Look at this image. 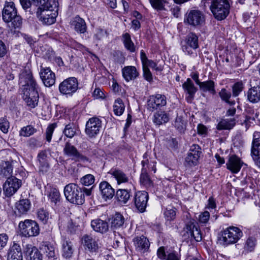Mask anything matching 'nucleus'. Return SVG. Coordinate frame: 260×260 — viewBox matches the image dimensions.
I'll return each mask as SVG.
<instances>
[{
    "mask_svg": "<svg viewBox=\"0 0 260 260\" xmlns=\"http://www.w3.org/2000/svg\"><path fill=\"white\" fill-rule=\"evenodd\" d=\"M62 256L66 258H70L74 252L73 245L69 239H63L62 242Z\"/></svg>",
    "mask_w": 260,
    "mask_h": 260,
    "instance_id": "nucleus-28",
    "label": "nucleus"
},
{
    "mask_svg": "<svg viewBox=\"0 0 260 260\" xmlns=\"http://www.w3.org/2000/svg\"><path fill=\"white\" fill-rule=\"evenodd\" d=\"M132 196L131 189H119L116 192V198L120 203L126 204Z\"/></svg>",
    "mask_w": 260,
    "mask_h": 260,
    "instance_id": "nucleus-31",
    "label": "nucleus"
},
{
    "mask_svg": "<svg viewBox=\"0 0 260 260\" xmlns=\"http://www.w3.org/2000/svg\"><path fill=\"white\" fill-rule=\"evenodd\" d=\"M4 193L7 197H11L16 192V178L8 177L3 184Z\"/></svg>",
    "mask_w": 260,
    "mask_h": 260,
    "instance_id": "nucleus-18",
    "label": "nucleus"
},
{
    "mask_svg": "<svg viewBox=\"0 0 260 260\" xmlns=\"http://www.w3.org/2000/svg\"><path fill=\"white\" fill-rule=\"evenodd\" d=\"M65 128L63 130V134L68 138H72L76 134L75 125L73 122H69L68 123H63Z\"/></svg>",
    "mask_w": 260,
    "mask_h": 260,
    "instance_id": "nucleus-44",
    "label": "nucleus"
},
{
    "mask_svg": "<svg viewBox=\"0 0 260 260\" xmlns=\"http://www.w3.org/2000/svg\"><path fill=\"white\" fill-rule=\"evenodd\" d=\"M197 132L200 135H206L208 133V128L203 124H199L197 126Z\"/></svg>",
    "mask_w": 260,
    "mask_h": 260,
    "instance_id": "nucleus-61",
    "label": "nucleus"
},
{
    "mask_svg": "<svg viewBox=\"0 0 260 260\" xmlns=\"http://www.w3.org/2000/svg\"><path fill=\"white\" fill-rule=\"evenodd\" d=\"M37 216L40 221L44 224H46L47 223L50 216L49 213L46 210L41 208L38 210Z\"/></svg>",
    "mask_w": 260,
    "mask_h": 260,
    "instance_id": "nucleus-49",
    "label": "nucleus"
},
{
    "mask_svg": "<svg viewBox=\"0 0 260 260\" xmlns=\"http://www.w3.org/2000/svg\"><path fill=\"white\" fill-rule=\"evenodd\" d=\"M114 59L117 63H122L124 61V57L121 52L117 51L114 54Z\"/></svg>",
    "mask_w": 260,
    "mask_h": 260,
    "instance_id": "nucleus-60",
    "label": "nucleus"
},
{
    "mask_svg": "<svg viewBox=\"0 0 260 260\" xmlns=\"http://www.w3.org/2000/svg\"><path fill=\"white\" fill-rule=\"evenodd\" d=\"M102 128V121L97 117L90 118L86 124L85 132L90 138H95Z\"/></svg>",
    "mask_w": 260,
    "mask_h": 260,
    "instance_id": "nucleus-11",
    "label": "nucleus"
},
{
    "mask_svg": "<svg viewBox=\"0 0 260 260\" xmlns=\"http://www.w3.org/2000/svg\"><path fill=\"white\" fill-rule=\"evenodd\" d=\"M2 16L9 31L12 34H15L16 32V8L14 2L6 3Z\"/></svg>",
    "mask_w": 260,
    "mask_h": 260,
    "instance_id": "nucleus-3",
    "label": "nucleus"
},
{
    "mask_svg": "<svg viewBox=\"0 0 260 260\" xmlns=\"http://www.w3.org/2000/svg\"><path fill=\"white\" fill-rule=\"evenodd\" d=\"M9 128V123L5 118L0 119V129L4 133H7Z\"/></svg>",
    "mask_w": 260,
    "mask_h": 260,
    "instance_id": "nucleus-57",
    "label": "nucleus"
},
{
    "mask_svg": "<svg viewBox=\"0 0 260 260\" xmlns=\"http://www.w3.org/2000/svg\"><path fill=\"white\" fill-rule=\"evenodd\" d=\"M17 38L23 39L30 45H32L35 42L31 37L18 31H17Z\"/></svg>",
    "mask_w": 260,
    "mask_h": 260,
    "instance_id": "nucleus-56",
    "label": "nucleus"
},
{
    "mask_svg": "<svg viewBox=\"0 0 260 260\" xmlns=\"http://www.w3.org/2000/svg\"><path fill=\"white\" fill-rule=\"evenodd\" d=\"M108 36L107 31L101 28L98 29L94 35V38L98 41L102 40Z\"/></svg>",
    "mask_w": 260,
    "mask_h": 260,
    "instance_id": "nucleus-55",
    "label": "nucleus"
},
{
    "mask_svg": "<svg viewBox=\"0 0 260 260\" xmlns=\"http://www.w3.org/2000/svg\"><path fill=\"white\" fill-rule=\"evenodd\" d=\"M144 67H145L146 68H148V67H149L156 71H161V69L160 67H158L157 66V64L152 60L149 59L145 64Z\"/></svg>",
    "mask_w": 260,
    "mask_h": 260,
    "instance_id": "nucleus-62",
    "label": "nucleus"
},
{
    "mask_svg": "<svg viewBox=\"0 0 260 260\" xmlns=\"http://www.w3.org/2000/svg\"><path fill=\"white\" fill-rule=\"evenodd\" d=\"M176 209L172 207H168L164 211V215L168 221L173 220L176 217Z\"/></svg>",
    "mask_w": 260,
    "mask_h": 260,
    "instance_id": "nucleus-50",
    "label": "nucleus"
},
{
    "mask_svg": "<svg viewBox=\"0 0 260 260\" xmlns=\"http://www.w3.org/2000/svg\"><path fill=\"white\" fill-rule=\"evenodd\" d=\"M71 25L74 26L76 31L80 34H83L86 31V25L84 20L78 16L74 18Z\"/></svg>",
    "mask_w": 260,
    "mask_h": 260,
    "instance_id": "nucleus-30",
    "label": "nucleus"
},
{
    "mask_svg": "<svg viewBox=\"0 0 260 260\" xmlns=\"http://www.w3.org/2000/svg\"><path fill=\"white\" fill-rule=\"evenodd\" d=\"M63 153L65 155L70 157L72 160L75 161L86 162L88 161V158L81 153L70 142H67L63 148Z\"/></svg>",
    "mask_w": 260,
    "mask_h": 260,
    "instance_id": "nucleus-10",
    "label": "nucleus"
},
{
    "mask_svg": "<svg viewBox=\"0 0 260 260\" xmlns=\"http://www.w3.org/2000/svg\"><path fill=\"white\" fill-rule=\"evenodd\" d=\"M149 196L147 192L139 191L136 193L134 202L136 208L141 213L145 211Z\"/></svg>",
    "mask_w": 260,
    "mask_h": 260,
    "instance_id": "nucleus-15",
    "label": "nucleus"
},
{
    "mask_svg": "<svg viewBox=\"0 0 260 260\" xmlns=\"http://www.w3.org/2000/svg\"><path fill=\"white\" fill-rule=\"evenodd\" d=\"M201 153V148L198 145H192L185 158L186 166L190 167L197 166L199 163Z\"/></svg>",
    "mask_w": 260,
    "mask_h": 260,
    "instance_id": "nucleus-12",
    "label": "nucleus"
},
{
    "mask_svg": "<svg viewBox=\"0 0 260 260\" xmlns=\"http://www.w3.org/2000/svg\"><path fill=\"white\" fill-rule=\"evenodd\" d=\"M122 41L125 49L131 52L136 51V47L131 39L130 35L126 32L122 35Z\"/></svg>",
    "mask_w": 260,
    "mask_h": 260,
    "instance_id": "nucleus-34",
    "label": "nucleus"
},
{
    "mask_svg": "<svg viewBox=\"0 0 260 260\" xmlns=\"http://www.w3.org/2000/svg\"><path fill=\"white\" fill-rule=\"evenodd\" d=\"M16 243L15 241L10 247L8 253L7 260H16Z\"/></svg>",
    "mask_w": 260,
    "mask_h": 260,
    "instance_id": "nucleus-54",
    "label": "nucleus"
},
{
    "mask_svg": "<svg viewBox=\"0 0 260 260\" xmlns=\"http://www.w3.org/2000/svg\"><path fill=\"white\" fill-rule=\"evenodd\" d=\"M48 6V8H44L43 7H39L37 14L40 17V20L43 23L47 25H51L56 21L57 10L55 11L54 8H56V4H54V6L51 4H50V6Z\"/></svg>",
    "mask_w": 260,
    "mask_h": 260,
    "instance_id": "nucleus-6",
    "label": "nucleus"
},
{
    "mask_svg": "<svg viewBox=\"0 0 260 260\" xmlns=\"http://www.w3.org/2000/svg\"><path fill=\"white\" fill-rule=\"evenodd\" d=\"M26 254H28L31 260H42V255L36 247H27Z\"/></svg>",
    "mask_w": 260,
    "mask_h": 260,
    "instance_id": "nucleus-38",
    "label": "nucleus"
},
{
    "mask_svg": "<svg viewBox=\"0 0 260 260\" xmlns=\"http://www.w3.org/2000/svg\"><path fill=\"white\" fill-rule=\"evenodd\" d=\"M32 3L36 5L37 6L43 7V8H48V6H50V1L49 0H31Z\"/></svg>",
    "mask_w": 260,
    "mask_h": 260,
    "instance_id": "nucleus-58",
    "label": "nucleus"
},
{
    "mask_svg": "<svg viewBox=\"0 0 260 260\" xmlns=\"http://www.w3.org/2000/svg\"><path fill=\"white\" fill-rule=\"evenodd\" d=\"M210 218V213L208 211H205L201 213L199 217V220L201 223H207Z\"/></svg>",
    "mask_w": 260,
    "mask_h": 260,
    "instance_id": "nucleus-59",
    "label": "nucleus"
},
{
    "mask_svg": "<svg viewBox=\"0 0 260 260\" xmlns=\"http://www.w3.org/2000/svg\"><path fill=\"white\" fill-rule=\"evenodd\" d=\"M247 99L252 103H256L260 101V83L255 86L250 88L247 92Z\"/></svg>",
    "mask_w": 260,
    "mask_h": 260,
    "instance_id": "nucleus-26",
    "label": "nucleus"
},
{
    "mask_svg": "<svg viewBox=\"0 0 260 260\" xmlns=\"http://www.w3.org/2000/svg\"><path fill=\"white\" fill-rule=\"evenodd\" d=\"M94 177L91 174L86 175L80 179L81 183L84 186L91 185L94 182Z\"/></svg>",
    "mask_w": 260,
    "mask_h": 260,
    "instance_id": "nucleus-51",
    "label": "nucleus"
},
{
    "mask_svg": "<svg viewBox=\"0 0 260 260\" xmlns=\"http://www.w3.org/2000/svg\"><path fill=\"white\" fill-rule=\"evenodd\" d=\"M49 158L45 150L41 151L37 155V160L39 162V171L45 173L48 170L50 165Z\"/></svg>",
    "mask_w": 260,
    "mask_h": 260,
    "instance_id": "nucleus-22",
    "label": "nucleus"
},
{
    "mask_svg": "<svg viewBox=\"0 0 260 260\" xmlns=\"http://www.w3.org/2000/svg\"><path fill=\"white\" fill-rule=\"evenodd\" d=\"M133 242L136 250L141 252H145L149 248V241L148 239L144 236L136 237L134 239Z\"/></svg>",
    "mask_w": 260,
    "mask_h": 260,
    "instance_id": "nucleus-20",
    "label": "nucleus"
},
{
    "mask_svg": "<svg viewBox=\"0 0 260 260\" xmlns=\"http://www.w3.org/2000/svg\"><path fill=\"white\" fill-rule=\"evenodd\" d=\"M122 76L126 81L135 79L138 76L139 73L134 66H126L122 70Z\"/></svg>",
    "mask_w": 260,
    "mask_h": 260,
    "instance_id": "nucleus-25",
    "label": "nucleus"
},
{
    "mask_svg": "<svg viewBox=\"0 0 260 260\" xmlns=\"http://www.w3.org/2000/svg\"><path fill=\"white\" fill-rule=\"evenodd\" d=\"M189 228L190 233L194 240L197 242L201 241L202 240V235L198 227L194 224H191L189 225Z\"/></svg>",
    "mask_w": 260,
    "mask_h": 260,
    "instance_id": "nucleus-45",
    "label": "nucleus"
},
{
    "mask_svg": "<svg viewBox=\"0 0 260 260\" xmlns=\"http://www.w3.org/2000/svg\"><path fill=\"white\" fill-rule=\"evenodd\" d=\"M244 88V85L242 82H238L232 86L233 95L236 97L239 95Z\"/></svg>",
    "mask_w": 260,
    "mask_h": 260,
    "instance_id": "nucleus-53",
    "label": "nucleus"
},
{
    "mask_svg": "<svg viewBox=\"0 0 260 260\" xmlns=\"http://www.w3.org/2000/svg\"><path fill=\"white\" fill-rule=\"evenodd\" d=\"M91 226L94 231L102 234L107 232L109 229L108 222L99 218L92 220Z\"/></svg>",
    "mask_w": 260,
    "mask_h": 260,
    "instance_id": "nucleus-23",
    "label": "nucleus"
},
{
    "mask_svg": "<svg viewBox=\"0 0 260 260\" xmlns=\"http://www.w3.org/2000/svg\"><path fill=\"white\" fill-rule=\"evenodd\" d=\"M37 132V129H35L31 125H27L23 127L19 132V135L23 137H29L32 135L34 133Z\"/></svg>",
    "mask_w": 260,
    "mask_h": 260,
    "instance_id": "nucleus-48",
    "label": "nucleus"
},
{
    "mask_svg": "<svg viewBox=\"0 0 260 260\" xmlns=\"http://www.w3.org/2000/svg\"><path fill=\"white\" fill-rule=\"evenodd\" d=\"M20 235L25 237H35L40 233L38 223L35 220L26 219L19 223Z\"/></svg>",
    "mask_w": 260,
    "mask_h": 260,
    "instance_id": "nucleus-5",
    "label": "nucleus"
},
{
    "mask_svg": "<svg viewBox=\"0 0 260 260\" xmlns=\"http://www.w3.org/2000/svg\"><path fill=\"white\" fill-rule=\"evenodd\" d=\"M140 181L141 184L146 187H151L152 185V182L147 173L146 168H143L142 170V173L140 176Z\"/></svg>",
    "mask_w": 260,
    "mask_h": 260,
    "instance_id": "nucleus-43",
    "label": "nucleus"
},
{
    "mask_svg": "<svg viewBox=\"0 0 260 260\" xmlns=\"http://www.w3.org/2000/svg\"><path fill=\"white\" fill-rule=\"evenodd\" d=\"M124 218L120 213H117L112 218L111 227L113 229H118L122 227L124 223Z\"/></svg>",
    "mask_w": 260,
    "mask_h": 260,
    "instance_id": "nucleus-37",
    "label": "nucleus"
},
{
    "mask_svg": "<svg viewBox=\"0 0 260 260\" xmlns=\"http://www.w3.org/2000/svg\"><path fill=\"white\" fill-rule=\"evenodd\" d=\"M57 126V124L56 123H53L49 124L48 126L46 133H45V137L46 140L47 142H50L52 139V136L54 131V129Z\"/></svg>",
    "mask_w": 260,
    "mask_h": 260,
    "instance_id": "nucleus-52",
    "label": "nucleus"
},
{
    "mask_svg": "<svg viewBox=\"0 0 260 260\" xmlns=\"http://www.w3.org/2000/svg\"><path fill=\"white\" fill-rule=\"evenodd\" d=\"M99 188L102 198L105 201L111 199L115 194L114 189L107 181L101 182Z\"/></svg>",
    "mask_w": 260,
    "mask_h": 260,
    "instance_id": "nucleus-19",
    "label": "nucleus"
},
{
    "mask_svg": "<svg viewBox=\"0 0 260 260\" xmlns=\"http://www.w3.org/2000/svg\"><path fill=\"white\" fill-rule=\"evenodd\" d=\"M98 241V239L91 235L85 234L81 239L85 249L91 253L98 251L100 248Z\"/></svg>",
    "mask_w": 260,
    "mask_h": 260,
    "instance_id": "nucleus-13",
    "label": "nucleus"
},
{
    "mask_svg": "<svg viewBox=\"0 0 260 260\" xmlns=\"http://www.w3.org/2000/svg\"><path fill=\"white\" fill-rule=\"evenodd\" d=\"M85 187L81 188L75 183H70L64 188V193L66 199L71 203L77 205H82L85 202V195L89 196L91 189Z\"/></svg>",
    "mask_w": 260,
    "mask_h": 260,
    "instance_id": "nucleus-2",
    "label": "nucleus"
},
{
    "mask_svg": "<svg viewBox=\"0 0 260 260\" xmlns=\"http://www.w3.org/2000/svg\"><path fill=\"white\" fill-rule=\"evenodd\" d=\"M175 127L180 133H183L186 127V122L181 116H177L174 123Z\"/></svg>",
    "mask_w": 260,
    "mask_h": 260,
    "instance_id": "nucleus-42",
    "label": "nucleus"
},
{
    "mask_svg": "<svg viewBox=\"0 0 260 260\" xmlns=\"http://www.w3.org/2000/svg\"><path fill=\"white\" fill-rule=\"evenodd\" d=\"M256 243V240L254 237H248L244 247V250L247 252H251L254 250Z\"/></svg>",
    "mask_w": 260,
    "mask_h": 260,
    "instance_id": "nucleus-47",
    "label": "nucleus"
},
{
    "mask_svg": "<svg viewBox=\"0 0 260 260\" xmlns=\"http://www.w3.org/2000/svg\"><path fill=\"white\" fill-rule=\"evenodd\" d=\"M218 94L221 100L228 103L230 105H234L235 104V102L234 101H230L232 95L230 91L226 90L225 88H222L219 92Z\"/></svg>",
    "mask_w": 260,
    "mask_h": 260,
    "instance_id": "nucleus-40",
    "label": "nucleus"
},
{
    "mask_svg": "<svg viewBox=\"0 0 260 260\" xmlns=\"http://www.w3.org/2000/svg\"><path fill=\"white\" fill-rule=\"evenodd\" d=\"M13 169L9 161H2L0 162V177L8 178L12 176Z\"/></svg>",
    "mask_w": 260,
    "mask_h": 260,
    "instance_id": "nucleus-29",
    "label": "nucleus"
},
{
    "mask_svg": "<svg viewBox=\"0 0 260 260\" xmlns=\"http://www.w3.org/2000/svg\"><path fill=\"white\" fill-rule=\"evenodd\" d=\"M167 104V98L165 95L156 94L149 96L147 102V110L153 112Z\"/></svg>",
    "mask_w": 260,
    "mask_h": 260,
    "instance_id": "nucleus-9",
    "label": "nucleus"
},
{
    "mask_svg": "<svg viewBox=\"0 0 260 260\" xmlns=\"http://www.w3.org/2000/svg\"><path fill=\"white\" fill-rule=\"evenodd\" d=\"M151 6L157 11L166 10L165 4L167 3L166 0H149Z\"/></svg>",
    "mask_w": 260,
    "mask_h": 260,
    "instance_id": "nucleus-46",
    "label": "nucleus"
},
{
    "mask_svg": "<svg viewBox=\"0 0 260 260\" xmlns=\"http://www.w3.org/2000/svg\"><path fill=\"white\" fill-rule=\"evenodd\" d=\"M199 86L200 90L203 92L208 91L213 95L216 94L215 82L213 80L201 82Z\"/></svg>",
    "mask_w": 260,
    "mask_h": 260,
    "instance_id": "nucleus-33",
    "label": "nucleus"
},
{
    "mask_svg": "<svg viewBox=\"0 0 260 260\" xmlns=\"http://www.w3.org/2000/svg\"><path fill=\"white\" fill-rule=\"evenodd\" d=\"M8 237L6 234H0V249L3 248L7 244Z\"/></svg>",
    "mask_w": 260,
    "mask_h": 260,
    "instance_id": "nucleus-64",
    "label": "nucleus"
},
{
    "mask_svg": "<svg viewBox=\"0 0 260 260\" xmlns=\"http://www.w3.org/2000/svg\"><path fill=\"white\" fill-rule=\"evenodd\" d=\"M236 124V119L234 118L222 119L217 124V128L218 130L231 129Z\"/></svg>",
    "mask_w": 260,
    "mask_h": 260,
    "instance_id": "nucleus-35",
    "label": "nucleus"
},
{
    "mask_svg": "<svg viewBox=\"0 0 260 260\" xmlns=\"http://www.w3.org/2000/svg\"><path fill=\"white\" fill-rule=\"evenodd\" d=\"M205 20L203 13L199 10H191L185 15L184 22L188 24L198 26L202 25Z\"/></svg>",
    "mask_w": 260,
    "mask_h": 260,
    "instance_id": "nucleus-8",
    "label": "nucleus"
},
{
    "mask_svg": "<svg viewBox=\"0 0 260 260\" xmlns=\"http://www.w3.org/2000/svg\"><path fill=\"white\" fill-rule=\"evenodd\" d=\"M47 196L51 203L58 205L60 201V194L58 189L53 186L47 187Z\"/></svg>",
    "mask_w": 260,
    "mask_h": 260,
    "instance_id": "nucleus-24",
    "label": "nucleus"
},
{
    "mask_svg": "<svg viewBox=\"0 0 260 260\" xmlns=\"http://www.w3.org/2000/svg\"><path fill=\"white\" fill-rule=\"evenodd\" d=\"M110 173L115 178L118 184L128 182L129 180L127 175L119 169H112L110 170Z\"/></svg>",
    "mask_w": 260,
    "mask_h": 260,
    "instance_id": "nucleus-27",
    "label": "nucleus"
},
{
    "mask_svg": "<svg viewBox=\"0 0 260 260\" xmlns=\"http://www.w3.org/2000/svg\"><path fill=\"white\" fill-rule=\"evenodd\" d=\"M185 42L188 45L192 47L193 50H195L199 47L198 37L193 32H190L187 35Z\"/></svg>",
    "mask_w": 260,
    "mask_h": 260,
    "instance_id": "nucleus-36",
    "label": "nucleus"
},
{
    "mask_svg": "<svg viewBox=\"0 0 260 260\" xmlns=\"http://www.w3.org/2000/svg\"><path fill=\"white\" fill-rule=\"evenodd\" d=\"M30 202L28 199H23L19 201L17 205V210L20 214L26 213L30 209Z\"/></svg>",
    "mask_w": 260,
    "mask_h": 260,
    "instance_id": "nucleus-41",
    "label": "nucleus"
},
{
    "mask_svg": "<svg viewBox=\"0 0 260 260\" xmlns=\"http://www.w3.org/2000/svg\"><path fill=\"white\" fill-rule=\"evenodd\" d=\"M253 137L251 154L255 163L260 167V132H254Z\"/></svg>",
    "mask_w": 260,
    "mask_h": 260,
    "instance_id": "nucleus-14",
    "label": "nucleus"
},
{
    "mask_svg": "<svg viewBox=\"0 0 260 260\" xmlns=\"http://www.w3.org/2000/svg\"><path fill=\"white\" fill-rule=\"evenodd\" d=\"M78 89V81L75 77H69L64 79L59 85L60 93L67 96H71Z\"/></svg>",
    "mask_w": 260,
    "mask_h": 260,
    "instance_id": "nucleus-7",
    "label": "nucleus"
},
{
    "mask_svg": "<svg viewBox=\"0 0 260 260\" xmlns=\"http://www.w3.org/2000/svg\"><path fill=\"white\" fill-rule=\"evenodd\" d=\"M46 255L49 258H52L55 256L54 248L52 246H45L44 247Z\"/></svg>",
    "mask_w": 260,
    "mask_h": 260,
    "instance_id": "nucleus-63",
    "label": "nucleus"
},
{
    "mask_svg": "<svg viewBox=\"0 0 260 260\" xmlns=\"http://www.w3.org/2000/svg\"><path fill=\"white\" fill-rule=\"evenodd\" d=\"M243 165V162L235 154L229 155L226 163V168L233 174L238 173Z\"/></svg>",
    "mask_w": 260,
    "mask_h": 260,
    "instance_id": "nucleus-17",
    "label": "nucleus"
},
{
    "mask_svg": "<svg viewBox=\"0 0 260 260\" xmlns=\"http://www.w3.org/2000/svg\"><path fill=\"white\" fill-rule=\"evenodd\" d=\"M220 241L224 246L237 243L243 236V232L237 226H230L221 232Z\"/></svg>",
    "mask_w": 260,
    "mask_h": 260,
    "instance_id": "nucleus-4",
    "label": "nucleus"
},
{
    "mask_svg": "<svg viewBox=\"0 0 260 260\" xmlns=\"http://www.w3.org/2000/svg\"><path fill=\"white\" fill-rule=\"evenodd\" d=\"M182 88L184 91L188 94L186 100L188 102H191L193 100L194 94L197 91V88L190 78H187L186 81L182 84Z\"/></svg>",
    "mask_w": 260,
    "mask_h": 260,
    "instance_id": "nucleus-21",
    "label": "nucleus"
},
{
    "mask_svg": "<svg viewBox=\"0 0 260 260\" xmlns=\"http://www.w3.org/2000/svg\"><path fill=\"white\" fill-rule=\"evenodd\" d=\"M169 120V115L165 111H158L154 114L153 121L156 125H160L166 123Z\"/></svg>",
    "mask_w": 260,
    "mask_h": 260,
    "instance_id": "nucleus-32",
    "label": "nucleus"
},
{
    "mask_svg": "<svg viewBox=\"0 0 260 260\" xmlns=\"http://www.w3.org/2000/svg\"><path fill=\"white\" fill-rule=\"evenodd\" d=\"M40 76L44 85L46 87H51L55 83V75L49 68L41 67Z\"/></svg>",
    "mask_w": 260,
    "mask_h": 260,
    "instance_id": "nucleus-16",
    "label": "nucleus"
},
{
    "mask_svg": "<svg viewBox=\"0 0 260 260\" xmlns=\"http://www.w3.org/2000/svg\"><path fill=\"white\" fill-rule=\"evenodd\" d=\"M125 109V106L120 99H117L115 100L113 105V111L116 115L120 116L122 114Z\"/></svg>",
    "mask_w": 260,
    "mask_h": 260,
    "instance_id": "nucleus-39",
    "label": "nucleus"
},
{
    "mask_svg": "<svg viewBox=\"0 0 260 260\" xmlns=\"http://www.w3.org/2000/svg\"><path fill=\"white\" fill-rule=\"evenodd\" d=\"M19 84L22 98L30 111L38 105L39 87L29 69L25 68L20 74Z\"/></svg>",
    "mask_w": 260,
    "mask_h": 260,
    "instance_id": "nucleus-1",
    "label": "nucleus"
}]
</instances>
